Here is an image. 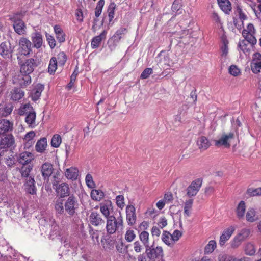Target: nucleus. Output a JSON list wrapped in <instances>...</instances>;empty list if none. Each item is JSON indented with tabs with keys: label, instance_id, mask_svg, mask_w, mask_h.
Masks as SVG:
<instances>
[{
	"label": "nucleus",
	"instance_id": "30",
	"mask_svg": "<svg viewBox=\"0 0 261 261\" xmlns=\"http://www.w3.org/2000/svg\"><path fill=\"white\" fill-rule=\"evenodd\" d=\"M47 139L42 138L39 140L36 144L35 149L37 152L42 153L44 151L47 146Z\"/></svg>",
	"mask_w": 261,
	"mask_h": 261
},
{
	"label": "nucleus",
	"instance_id": "21",
	"mask_svg": "<svg viewBox=\"0 0 261 261\" xmlns=\"http://www.w3.org/2000/svg\"><path fill=\"white\" fill-rule=\"evenodd\" d=\"M107 31L103 30L100 35L95 36L91 40V46L92 48L95 49L99 47L102 40L105 39Z\"/></svg>",
	"mask_w": 261,
	"mask_h": 261
},
{
	"label": "nucleus",
	"instance_id": "31",
	"mask_svg": "<svg viewBox=\"0 0 261 261\" xmlns=\"http://www.w3.org/2000/svg\"><path fill=\"white\" fill-rule=\"evenodd\" d=\"M197 144L200 149L206 150L211 144L208 139L204 136H201L197 141Z\"/></svg>",
	"mask_w": 261,
	"mask_h": 261
},
{
	"label": "nucleus",
	"instance_id": "55",
	"mask_svg": "<svg viewBox=\"0 0 261 261\" xmlns=\"http://www.w3.org/2000/svg\"><path fill=\"white\" fill-rule=\"evenodd\" d=\"M116 201L117 206L121 209H123L125 206L124 196L123 195L116 196Z\"/></svg>",
	"mask_w": 261,
	"mask_h": 261
},
{
	"label": "nucleus",
	"instance_id": "6",
	"mask_svg": "<svg viewBox=\"0 0 261 261\" xmlns=\"http://www.w3.org/2000/svg\"><path fill=\"white\" fill-rule=\"evenodd\" d=\"M242 34L245 39H248L252 44H256L257 40L255 37L256 30L252 23L248 24L243 30Z\"/></svg>",
	"mask_w": 261,
	"mask_h": 261
},
{
	"label": "nucleus",
	"instance_id": "20",
	"mask_svg": "<svg viewBox=\"0 0 261 261\" xmlns=\"http://www.w3.org/2000/svg\"><path fill=\"white\" fill-rule=\"evenodd\" d=\"M44 88V85L41 84H38L34 87L31 90L30 94V96L33 101H35L40 98Z\"/></svg>",
	"mask_w": 261,
	"mask_h": 261
},
{
	"label": "nucleus",
	"instance_id": "60",
	"mask_svg": "<svg viewBox=\"0 0 261 261\" xmlns=\"http://www.w3.org/2000/svg\"><path fill=\"white\" fill-rule=\"evenodd\" d=\"M91 238L94 244L99 243V232L97 230L90 232Z\"/></svg>",
	"mask_w": 261,
	"mask_h": 261
},
{
	"label": "nucleus",
	"instance_id": "27",
	"mask_svg": "<svg viewBox=\"0 0 261 261\" xmlns=\"http://www.w3.org/2000/svg\"><path fill=\"white\" fill-rule=\"evenodd\" d=\"M258 219L256 212L253 208L248 209L246 214V219L249 222H254Z\"/></svg>",
	"mask_w": 261,
	"mask_h": 261
},
{
	"label": "nucleus",
	"instance_id": "3",
	"mask_svg": "<svg viewBox=\"0 0 261 261\" xmlns=\"http://www.w3.org/2000/svg\"><path fill=\"white\" fill-rule=\"evenodd\" d=\"M235 139V135L233 132H229L228 134H223L220 138L215 141V145L218 147L223 146L224 148H228L230 147L231 144Z\"/></svg>",
	"mask_w": 261,
	"mask_h": 261
},
{
	"label": "nucleus",
	"instance_id": "5",
	"mask_svg": "<svg viewBox=\"0 0 261 261\" xmlns=\"http://www.w3.org/2000/svg\"><path fill=\"white\" fill-rule=\"evenodd\" d=\"M64 206L65 211L70 216H73L74 215L76 210L78 208V201L73 195H71L66 200Z\"/></svg>",
	"mask_w": 261,
	"mask_h": 261
},
{
	"label": "nucleus",
	"instance_id": "32",
	"mask_svg": "<svg viewBox=\"0 0 261 261\" xmlns=\"http://www.w3.org/2000/svg\"><path fill=\"white\" fill-rule=\"evenodd\" d=\"M92 200L95 201H100L105 196L104 193L100 190L92 189L90 193Z\"/></svg>",
	"mask_w": 261,
	"mask_h": 261
},
{
	"label": "nucleus",
	"instance_id": "11",
	"mask_svg": "<svg viewBox=\"0 0 261 261\" xmlns=\"http://www.w3.org/2000/svg\"><path fill=\"white\" fill-rule=\"evenodd\" d=\"M14 47L11 46L9 42H3L0 44V55L4 59H10L12 56Z\"/></svg>",
	"mask_w": 261,
	"mask_h": 261
},
{
	"label": "nucleus",
	"instance_id": "54",
	"mask_svg": "<svg viewBox=\"0 0 261 261\" xmlns=\"http://www.w3.org/2000/svg\"><path fill=\"white\" fill-rule=\"evenodd\" d=\"M247 194L251 196H255L261 195V188L256 189L249 188L247 190Z\"/></svg>",
	"mask_w": 261,
	"mask_h": 261
},
{
	"label": "nucleus",
	"instance_id": "19",
	"mask_svg": "<svg viewBox=\"0 0 261 261\" xmlns=\"http://www.w3.org/2000/svg\"><path fill=\"white\" fill-rule=\"evenodd\" d=\"M53 171V165L49 163L43 164L41 167L42 176L45 180L48 179L52 174Z\"/></svg>",
	"mask_w": 261,
	"mask_h": 261
},
{
	"label": "nucleus",
	"instance_id": "9",
	"mask_svg": "<svg viewBox=\"0 0 261 261\" xmlns=\"http://www.w3.org/2000/svg\"><path fill=\"white\" fill-rule=\"evenodd\" d=\"M202 180L201 178H198L193 181L187 188V195L188 196L194 197L198 192L201 185Z\"/></svg>",
	"mask_w": 261,
	"mask_h": 261
},
{
	"label": "nucleus",
	"instance_id": "44",
	"mask_svg": "<svg viewBox=\"0 0 261 261\" xmlns=\"http://www.w3.org/2000/svg\"><path fill=\"white\" fill-rule=\"evenodd\" d=\"M222 41L223 42V46L221 47L222 56L226 57L228 52V41L225 36L222 37Z\"/></svg>",
	"mask_w": 261,
	"mask_h": 261
},
{
	"label": "nucleus",
	"instance_id": "8",
	"mask_svg": "<svg viewBox=\"0 0 261 261\" xmlns=\"http://www.w3.org/2000/svg\"><path fill=\"white\" fill-rule=\"evenodd\" d=\"M16 160L22 165L32 164V162L34 160V155L30 152L25 151L17 154Z\"/></svg>",
	"mask_w": 261,
	"mask_h": 261
},
{
	"label": "nucleus",
	"instance_id": "51",
	"mask_svg": "<svg viewBox=\"0 0 261 261\" xmlns=\"http://www.w3.org/2000/svg\"><path fill=\"white\" fill-rule=\"evenodd\" d=\"M244 250L246 254L248 255H252L255 252V249L254 245L250 243H248L246 244Z\"/></svg>",
	"mask_w": 261,
	"mask_h": 261
},
{
	"label": "nucleus",
	"instance_id": "58",
	"mask_svg": "<svg viewBox=\"0 0 261 261\" xmlns=\"http://www.w3.org/2000/svg\"><path fill=\"white\" fill-rule=\"evenodd\" d=\"M46 37L50 48H54L56 45L54 37L48 34H46Z\"/></svg>",
	"mask_w": 261,
	"mask_h": 261
},
{
	"label": "nucleus",
	"instance_id": "53",
	"mask_svg": "<svg viewBox=\"0 0 261 261\" xmlns=\"http://www.w3.org/2000/svg\"><path fill=\"white\" fill-rule=\"evenodd\" d=\"M77 75V72H76V71H74V72L72 73L71 77H70V81L68 83V84L66 86V89L67 90H70L71 89V88L73 87L74 82L76 80V76Z\"/></svg>",
	"mask_w": 261,
	"mask_h": 261
},
{
	"label": "nucleus",
	"instance_id": "39",
	"mask_svg": "<svg viewBox=\"0 0 261 261\" xmlns=\"http://www.w3.org/2000/svg\"><path fill=\"white\" fill-rule=\"evenodd\" d=\"M106 230L107 233L110 234L114 233L117 231L116 227H114V222H113L110 217L107 219Z\"/></svg>",
	"mask_w": 261,
	"mask_h": 261
},
{
	"label": "nucleus",
	"instance_id": "13",
	"mask_svg": "<svg viewBox=\"0 0 261 261\" xmlns=\"http://www.w3.org/2000/svg\"><path fill=\"white\" fill-rule=\"evenodd\" d=\"M89 221L90 224L94 226H103L105 221L100 215L97 212L92 211L89 216Z\"/></svg>",
	"mask_w": 261,
	"mask_h": 261
},
{
	"label": "nucleus",
	"instance_id": "2",
	"mask_svg": "<svg viewBox=\"0 0 261 261\" xmlns=\"http://www.w3.org/2000/svg\"><path fill=\"white\" fill-rule=\"evenodd\" d=\"M32 44L31 42L24 37L20 38L18 42L17 49V59H19V56H28L32 52Z\"/></svg>",
	"mask_w": 261,
	"mask_h": 261
},
{
	"label": "nucleus",
	"instance_id": "45",
	"mask_svg": "<svg viewBox=\"0 0 261 261\" xmlns=\"http://www.w3.org/2000/svg\"><path fill=\"white\" fill-rule=\"evenodd\" d=\"M115 8H116V4H115L114 2H111L110 4L108 9L109 22L112 21L114 17Z\"/></svg>",
	"mask_w": 261,
	"mask_h": 261
},
{
	"label": "nucleus",
	"instance_id": "43",
	"mask_svg": "<svg viewBox=\"0 0 261 261\" xmlns=\"http://www.w3.org/2000/svg\"><path fill=\"white\" fill-rule=\"evenodd\" d=\"M216 248V242L215 240H211L205 246L204 252L205 254L212 253Z\"/></svg>",
	"mask_w": 261,
	"mask_h": 261
},
{
	"label": "nucleus",
	"instance_id": "7",
	"mask_svg": "<svg viewBox=\"0 0 261 261\" xmlns=\"http://www.w3.org/2000/svg\"><path fill=\"white\" fill-rule=\"evenodd\" d=\"M127 30L125 28H121L118 30L112 38V40L109 41V47L111 50H113L121 39L126 33Z\"/></svg>",
	"mask_w": 261,
	"mask_h": 261
},
{
	"label": "nucleus",
	"instance_id": "12",
	"mask_svg": "<svg viewBox=\"0 0 261 261\" xmlns=\"http://www.w3.org/2000/svg\"><path fill=\"white\" fill-rule=\"evenodd\" d=\"M10 20L13 22L14 29L18 34L22 35L24 34L25 26L22 20L16 18V15L11 16Z\"/></svg>",
	"mask_w": 261,
	"mask_h": 261
},
{
	"label": "nucleus",
	"instance_id": "50",
	"mask_svg": "<svg viewBox=\"0 0 261 261\" xmlns=\"http://www.w3.org/2000/svg\"><path fill=\"white\" fill-rule=\"evenodd\" d=\"M105 5V1L104 0H99L96 5V7L95 9V15L96 17H98L100 16L102 12V10Z\"/></svg>",
	"mask_w": 261,
	"mask_h": 261
},
{
	"label": "nucleus",
	"instance_id": "57",
	"mask_svg": "<svg viewBox=\"0 0 261 261\" xmlns=\"http://www.w3.org/2000/svg\"><path fill=\"white\" fill-rule=\"evenodd\" d=\"M58 60L59 64L64 65L67 60V57L65 53L60 52L58 55Z\"/></svg>",
	"mask_w": 261,
	"mask_h": 261
},
{
	"label": "nucleus",
	"instance_id": "62",
	"mask_svg": "<svg viewBox=\"0 0 261 261\" xmlns=\"http://www.w3.org/2000/svg\"><path fill=\"white\" fill-rule=\"evenodd\" d=\"M133 245L134 250L136 253H140L143 250V248L142 247V245L141 244V243L138 241H135Z\"/></svg>",
	"mask_w": 261,
	"mask_h": 261
},
{
	"label": "nucleus",
	"instance_id": "35",
	"mask_svg": "<svg viewBox=\"0 0 261 261\" xmlns=\"http://www.w3.org/2000/svg\"><path fill=\"white\" fill-rule=\"evenodd\" d=\"M245 210V203L244 201H241L236 208V214L239 219H242L244 218Z\"/></svg>",
	"mask_w": 261,
	"mask_h": 261
},
{
	"label": "nucleus",
	"instance_id": "48",
	"mask_svg": "<svg viewBox=\"0 0 261 261\" xmlns=\"http://www.w3.org/2000/svg\"><path fill=\"white\" fill-rule=\"evenodd\" d=\"M136 238L135 231L131 228L127 229L125 234V239L127 242H132Z\"/></svg>",
	"mask_w": 261,
	"mask_h": 261
},
{
	"label": "nucleus",
	"instance_id": "29",
	"mask_svg": "<svg viewBox=\"0 0 261 261\" xmlns=\"http://www.w3.org/2000/svg\"><path fill=\"white\" fill-rule=\"evenodd\" d=\"M34 109L33 107L29 103L22 104L18 110V113L19 115H27L28 114L31 113L33 112Z\"/></svg>",
	"mask_w": 261,
	"mask_h": 261
},
{
	"label": "nucleus",
	"instance_id": "37",
	"mask_svg": "<svg viewBox=\"0 0 261 261\" xmlns=\"http://www.w3.org/2000/svg\"><path fill=\"white\" fill-rule=\"evenodd\" d=\"M33 164L22 165V167L20 170L21 176L28 178L30 177V173L33 169Z\"/></svg>",
	"mask_w": 261,
	"mask_h": 261
},
{
	"label": "nucleus",
	"instance_id": "40",
	"mask_svg": "<svg viewBox=\"0 0 261 261\" xmlns=\"http://www.w3.org/2000/svg\"><path fill=\"white\" fill-rule=\"evenodd\" d=\"M149 233L146 231H142L139 234V239L145 247L149 245Z\"/></svg>",
	"mask_w": 261,
	"mask_h": 261
},
{
	"label": "nucleus",
	"instance_id": "46",
	"mask_svg": "<svg viewBox=\"0 0 261 261\" xmlns=\"http://www.w3.org/2000/svg\"><path fill=\"white\" fill-rule=\"evenodd\" d=\"M250 230L248 228H243L240 230L237 236L242 241L246 239L250 235Z\"/></svg>",
	"mask_w": 261,
	"mask_h": 261
},
{
	"label": "nucleus",
	"instance_id": "25",
	"mask_svg": "<svg viewBox=\"0 0 261 261\" xmlns=\"http://www.w3.org/2000/svg\"><path fill=\"white\" fill-rule=\"evenodd\" d=\"M65 174L68 179L75 180L78 177L79 170L76 168L70 167L66 170Z\"/></svg>",
	"mask_w": 261,
	"mask_h": 261
},
{
	"label": "nucleus",
	"instance_id": "34",
	"mask_svg": "<svg viewBox=\"0 0 261 261\" xmlns=\"http://www.w3.org/2000/svg\"><path fill=\"white\" fill-rule=\"evenodd\" d=\"M111 220L114 222V227H116L117 230H122L123 229V220L121 216H119L117 218L114 216H110Z\"/></svg>",
	"mask_w": 261,
	"mask_h": 261
},
{
	"label": "nucleus",
	"instance_id": "4",
	"mask_svg": "<svg viewBox=\"0 0 261 261\" xmlns=\"http://www.w3.org/2000/svg\"><path fill=\"white\" fill-rule=\"evenodd\" d=\"M145 253L147 257L150 260H154L156 258H160L163 256V250L161 246L153 247V246L146 247Z\"/></svg>",
	"mask_w": 261,
	"mask_h": 261
},
{
	"label": "nucleus",
	"instance_id": "63",
	"mask_svg": "<svg viewBox=\"0 0 261 261\" xmlns=\"http://www.w3.org/2000/svg\"><path fill=\"white\" fill-rule=\"evenodd\" d=\"M242 241L237 236L234 238L231 242V245L232 248L238 247L242 243Z\"/></svg>",
	"mask_w": 261,
	"mask_h": 261
},
{
	"label": "nucleus",
	"instance_id": "64",
	"mask_svg": "<svg viewBox=\"0 0 261 261\" xmlns=\"http://www.w3.org/2000/svg\"><path fill=\"white\" fill-rule=\"evenodd\" d=\"M15 159L13 156H8L5 159V164L9 167H11L14 164Z\"/></svg>",
	"mask_w": 261,
	"mask_h": 261
},
{
	"label": "nucleus",
	"instance_id": "59",
	"mask_svg": "<svg viewBox=\"0 0 261 261\" xmlns=\"http://www.w3.org/2000/svg\"><path fill=\"white\" fill-rule=\"evenodd\" d=\"M181 236L182 233L180 231L175 230L173 231V233L171 234L173 244L179 239Z\"/></svg>",
	"mask_w": 261,
	"mask_h": 261
},
{
	"label": "nucleus",
	"instance_id": "18",
	"mask_svg": "<svg viewBox=\"0 0 261 261\" xmlns=\"http://www.w3.org/2000/svg\"><path fill=\"white\" fill-rule=\"evenodd\" d=\"M35 184V181L33 177H30L26 178L23 185L25 192L31 195L36 194L37 189Z\"/></svg>",
	"mask_w": 261,
	"mask_h": 261
},
{
	"label": "nucleus",
	"instance_id": "23",
	"mask_svg": "<svg viewBox=\"0 0 261 261\" xmlns=\"http://www.w3.org/2000/svg\"><path fill=\"white\" fill-rule=\"evenodd\" d=\"M13 125V123L9 120L6 119L0 120V135L11 130Z\"/></svg>",
	"mask_w": 261,
	"mask_h": 261
},
{
	"label": "nucleus",
	"instance_id": "56",
	"mask_svg": "<svg viewBox=\"0 0 261 261\" xmlns=\"http://www.w3.org/2000/svg\"><path fill=\"white\" fill-rule=\"evenodd\" d=\"M153 70L151 68H146L142 72L140 78L142 79H146L149 77L150 75L152 73Z\"/></svg>",
	"mask_w": 261,
	"mask_h": 261
},
{
	"label": "nucleus",
	"instance_id": "42",
	"mask_svg": "<svg viewBox=\"0 0 261 261\" xmlns=\"http://www.w3.org/2000/svg\"><path fill=\"white\" fill-rule=\"evenodd\" d=\"M63 200L61 198L58 199L55 204V208L57 213L62 214L64 211Z\"/></svg>",
	"mask_w": 261,
	"mask_h": 261
},
{
	"label": "nucleus",
	"instance_id": "17",
	"mask_svg": "<svg viewBox=\"0 0 261 261\" xmlns=\"http://www.w3.org/2000/svg\"><path fill=\"white\" fill-rule=\"evenodd\" d=\"M100 211L106 218L110 217V213L113 211L112 203L111 200H105L99 204Z\"/></svg>",
	"mask_w": 261,
	"mask_h": 261
},
{
	"label": "nucleus",
	"instance_id": "1",
	"mask_svg": "<svg viewBox=\"0 0 261 261\" xmlns=\"http://www.w3.org/2000/svg\"><path fill=\"white\" fill-rule=\"evenodd\" d=\"M36 66L35 60L30 58L21 64L20 73L19 75V82L21 86H25L31 83V78L30 74L33 72Z\"/></svg>",
	"mask_w": 261,
	"mask_h": 261
},
{
	"label": "nucleus",
	"instance_id": "41",
	"mask_svg": "<svg viewBox=\"0 0 261 261\" xmlns=\"http://www.w3.org/2000/svg\"><path fill=\"white\" fill-rule=\"evenodd\" d=\"M57 68V60L55 57H52L49 61L48 67V72L50 74H54Z\"/></svg>",
	"mask_w": 261,
	"mask_h": 261
},
{
	"label": "nucleus",
	"instance_id": "10",
	"mask_svg": "<svg viewBox=\"0 0 261 261\" xmlns=\"http://www.w3.org/2000/svg\"><path fill=\"white\" fill-rule=\"evenodd\" d=\"M252 44L248 39L240 40L238 44V47L240 52H242L246 56L250 55L254 45Z\"/></svg>",
	"mask_w": 261,
	"mask_h": 261
},
{
	"label": "nucleus",
	"instance_id": "28",
	"mask_svg": "<svg viewBox=\"0 0 261 261\" xmlns=\"http://www.w3.org/2000/svg\"><path fill=\"white\" fill-rule=\"evenodd\" d=\"M36 115L35 111H33L31 113L28 114L25 118V122L28 124L29 126L31 128H34L36 126Z\"/></svg>",
	"mask_w": 261,
	"mask_h": 261
},
{
	"label": "nucleus",
	"instance_id": "22",
	"mask_svg": "<svg viewBox=\"0 0 261 261\" xmlns=\"http://www.w3.org/2000/svg\"><path fill=\"white\" fill-rule=\"evenodd\" d=\"M56 191L61 197H64L69 195V186L66 183H61L57 185Z\"/></svg>",
	"mask_w": 261,
	"mask_h": 261
},
{
	"label": "nucleus",
	"instance_id": "33",
	"mask_svg": "<svg viewBox=\"0 0 261 261\" xmlns=\"http://www.w3.org/2000/svg\"><path fill=\"white\" fill-rule=\"evenodd\" d=\"M24 95L22 90L19 88H16L11 92V98L13 100L17 101L21 99Z\"/></svg>",
	"mask_w": 261,
	"mask_h": 261
},
{
	"label": "nucleus",
	"instance_id": "47",
	"mask_svg": "<svg viewBox=\"0 0 261 261\" xmlns=\"http://www.w3.org/2000/svg\"><path fill=\"white\" fill-rule=\"evenodd\" d=\"M62 142L61 136L58 134L54 135L51 140V145L55 148L58 147Z\"/></svg>",
	"mask_w": 261,
	"mask_h": 261
},
{
	"label": "nucleus",
	"instance_id": "52",
	"mask_svg": "<svg viewBox=\"0 0 261 261\" xmlns=\"http://www.w3.org/2000/svg\"><path fill=\"white\" fill-rule=\"evenodd\" d=\"M229 73L233 76H237L241 74L240 69L236 65H231L228 69Z\"/></svg>",
	"mask_w": 261,
	"mask_h": 261
},
{
	"label": "nucleus",
	"instance_id": "24",
	"mask_svg": "<svg viewBox=\"0 0 261 261\" xmlns=\"http://www.w3.org/2000/svg\"><path fill=\"white\" fill-rule=\"evenodd\" d=\"M31 40L33 43V46L37 49L40 48L42 45V37L38 32H35L32 34Z\"/></svg>",
	"mask_w": 261,
	"mask_h": 261
},
{
	"label": "nucleus",
	"instance_id": "26",
	"mask_svg": "<svg viewBox=\"0 0 261 261\" xmlns=\"http://www.w3.org/2000/svg\"><path fill=\"white\" fill-rule=\"evenodd\" d=\"M221 9L226 14H229L231 10V5L229 0H217Z\"/></svg>",
	"mask_w": 261,
	"mask_h": 261
},
{
	"label": "nucleus",
	"instance_id": "38",
	"mask_svg": "<svg viewBox=\"0 0 261 261\" xmlns=\"http://www.w3.org/2000/svg\"><path fill=\"white\" fill-rule=\"evenodd\" d=\"M193 204V199H189L187 200L184 202V215L186 217H189L190 216V210L192 207V205Z\"/></svg>",
	"mask_w": 261,
	"mask_h": 261
},
{
	"label": "nucleus",
	"instance_id": "36",
	"mask_svg": "<svg viewBox=\"0 0 261 261\" xmlns=\"http://www.w3.org/2000/svg\"><path fill=\"white\" fill-rule=\"evenodd\" d=\"M162 241L170 247L173 246V243L172 239L171 234L166 231H164L161 237Z\"/></svg>",
	"mask_w": 261,
	"mask_h": 261
},
{
	"label": "nucleus",
	"instance_id": "15",
	"mask_svg": "<svg viewBox=\"0 0 261 261\" xmlns=\"http://www.w3.org/2000/svg\"><path fill=\"white\" fill-rule=\"evenodd\" d=\"M126 221L129 226L135 224L137 216L136 214V208L132 205H128L126 207Z\"/></svg>",
	"mask_w": 261,
	"mask_h": 261
},
{
	"label": "nucleus",
	"instance_id": "16",
	"mask_svg": "<svg viewBox=\"0 0 261 261\" xmlns=\"http://www.w3.org/2000/svg\"><path fill=\"white\" fill-rule=\"evenodd\" d=\"M235 229L236 228L234 226H230L223 230L219 240V245L221 246H223L225 245L226 242L229 240L231 236L233 233Z\"/></svg>",
	"mask_w": 261,
	"mask_h": 261
},
{
	"label": "nucleus",
	"instance_id": "14",
	"mask_svg": "<svg viewBox=\"0 0 261 261\" xmlns=\"http://www.w3.org/2000/svg\"><path fill=\"white\" fill-rule=\"evenodd\" d=\"M251 69L253 73L257 74L261 70V54L255 53L252 57L251 63Z\"/></svg>",
	"mask_w": 261,
	"mask_h": 261
},
{
	"label": "nucleus",
	"instance_id": "61",
	"mask_svg": "<svg viewBox=\"0 0 261 261\" xmlns=\"http://www.w3.org/2000/svg\"><path fill=\"white\" fill-rule=\"evenodd\" d=\"M180 6L181 5L179 0H175L172 6V11L175 13H177V12L180 10Z\"/></svg>",
	"mask_w": 261,
	"mask_h": 261
},
{
	"label": "nucleus",
	"instance_id": "49",
	"mask_svg": "<svg viewBox=\"0 0 261 261\" xmlns=\"http://www.w3.org/2000/svg\"><path fill=\"white\" fill-rule=\"evenodd\" d=\"M85 182L89 188L93 189L96 187V184L93 180V177L89 173L87 174L86 176Z\"/></svg>",
	"mask_w": 261,
	"mask_h": 261
}]
</instances>
